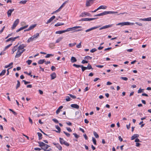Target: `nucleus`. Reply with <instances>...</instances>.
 I'll list each match as a JSON object with an SVG mask.
<instances>
[{"mask_svg":"<svg viewBox=\"0 0 151 151\" xmlns=\"http://www.w3.org/2000/svg\"><path fill=\"white\" fill-rule=\"evenodd\" d=\"M143 89H141V88H139V89L138 91V93H140L141 92H143V91H143Z\"/></svg>","mask_w":151,"mask_h":151,"instance_id":"864d4df0","label":"nucleus"},{"mask_svg":"<svg viewBox=\"0 0 151 151\" xmlns=\"http://www.w3.org/2000/svg\"><path fill=\"white\" fill-rule=\"evenodd\" d=\"M87 68V69L90 70L91 69H93V68H92V67L89 64H88L87 66L86 67Z\"/></svg>","mask_w":151,"mask_h":151,"instance_id":"4c0bfd02","label":"nucleus"},{"mask_svg":"<svg viewBox=\"0 0 151 151\" xmlns=\"http://www.w3.org/2000/svg\"><path fill=\"white\" fill-rule=\"evenodd\" d=\"M55 18V16H53L51 17L46 22V24H48L52 22L54 19Z\"/></svg>","mask_w":151,"mask_h":151,"instance_id":"9b49d317","label":"nucleus"},{"mask_svg":"<svg viewBox=\"0 0 151 151\" xmlns=\"http://www.w3.org/2000/svg\"><path fill=\"white\" fill-rule=\"evenodd\" d=\"M37 134L38 136L39 139L40 140V139H42V134L40 133V132H38L37 133Z\"/></svg>","mask_w":151,"mask_h":151,"instance_id":"a878e982","label":"nucleus"},{"mask_svg":"<svg viewBox=\"0 0 151 151\" xmlns=\"http://www.w3.org/2000/svg\"><path fill=\"white\" fill-rule=\"evenodd\" d=\"M66 30H60L58 31L55 32V33L56 34H61L63 33L66 32Z\"/></svg>","mask_w":151,"mask_h":151,"instance_id":"ddd939ff","label":"nucleus"},{"mask_svg":"<svg viewBox=\"0 0 151 151\" xmlns=\"http://www.w3.org/2000/svg\"><path fill=\"white\" fill-rule=\"evenodd\" d=\"M25 50H22L21 49H19L17 48V52L15 57H16L17 56H20L21 54Z\"/></svg>","mask_w":151,"mask_h":151,"instance_id":"423d86ee","label":"nucleus"},{"mask_svg":"<svg viewBox=\"0 0 151 151\" xmlns=\"http://www.w3.org/2000/svg\"><path fill=\"white\" fill-rule=\"evenodd\" d=\"M50 147V146L47 144H45V146L44 147H42V149L44 150H45L46 149H47L49 147Z\"/></svg>","mask_w":151,"mask_h":151,"instance_id":"b1692460","label":"nucleus"},{"mask_svg":"<svg viewBox=\"0 0 151 151\" xmlns=\"http://www.w3.org/2000/svg\"><path fill=\"white\" fill-rule=\"evenodd\" d=\"M141 19L143 21H150V17L147 18L142 19Z\"/></svg>","mask_w":151,"mask_h":151,"instance_id":"e433bc0d","label":"nucleus"},{"mask_svg":"<svg viewBox=\"0 0 151 151\" xmlns=\"http://www.w3.org/2000/svg\"><path fill=\"white\" fill-rule=\"evenodd\" d=\"M53 144L55 145L56 147L58 148L60 150H62V147L61 145H60L59 143H53Z\"/></svg>","mask_w":151,"mask_h":151,"instance_id":"1a4fd4ad","label":"nucleus"},{"mask_svg":"<svg viewBox=\"0 0 151 151\" xmlns=\"http://www.w3.org/2000/svg\"><path fill=\"white\" fill-rule=\"evenodd\" d=\"M38 143L39 144V146L42 148L43 147H44L45 145V144L42 142H38Z\"/></svg>","mask_w":151,"mask_h":151,"instance_id":"f3484780","label":"nucleus"},{"mask_svg":"<svg viewBox=\"0 0 151 151\" xmlns=\"http://www.w3.org/2000/svg\"><path fill=\"white\" fill-rule=\"evenodd\" d=\"M59 141L61 145H64L67 146H69V144L66 141H65L63 138L60 137L59 138Z\"/></svg>","mask_w":151,"mask_h":151,"instance_id":"7ed1b4c3","label":"nucleus"},{"mask_svg":"<svg viewBox=\"0 0 151 151\" xmlns=\"http://www.w3.org/2000/svg\"><path fill=\"white\" fill-rule=\"evenodd\" d=\"M51 77V79H53L56 77V74L55 73H53L50 75Z\"/></svg>","mask_w":151,"mask_h":151,"instance_id":"dca6fc26","label":"nucleus"},{"mask_svg":"<svg viewBox=\"0 0 151 151\" xmlns=\"http://www.w3.org/2000/svg\"><path fill=\"white\" fill-rule=\"evenodd\" d=\"M70 98L69 96H66V97L65 100L67 101H70Z\"/></svg>","mask_w":151,"mask_h":151,"instance_id":"c03bdc74","label":"nucleus"},{"mask_svg":"<svg viewBox=\"0 0 151 151\" xmlns=\"http://www.w3.org/2000/svg\"><path fill=\"white\" fill-rule=\"evenodd\" d=\"M76 42H74L73 43H70L69 44V47H72L74 46H75V45H76Z\"/></svg>","mask_w":151,"mask_h":151,"instance_id":"58836bf2","label":"nucleus"},{"mask_svg":"<svg viewBox=\"0 0 151 151\" xmlns=\"http://www.w3.org/2000/svg\"><path fill=\"white\" fill-rule=\"evenodd\" d=\"M63 133L68 137H70V134L69 133H68L65 131H63Z\"/></svg>","mask_w":151,"mask_h":151,"instance_id":"09e8293b","label":"nucleus"},{"mask_svg":"<svg viewBox=\"0 0 151 151\" xmlns=\"http://www.w3.org/2000/svg\"><path fill=\"white\" fill-rule=\"evenodd\" d=\"M92 141H93V142L94 145H96V139L95 138L93 137H92Z\"/></svg>","mask_w":151,"mask_h":151,"instance_id":"37998d69","label":"nucleus"},{"mask_svg":"<svg viewBox=\"0 0 151 151\" xmlns=\"http://www.w3.org/2000/svg\"><path fill=\"white\" fill-rule=\"evenodd\" d=\"M81 63L82 64H85V63H88V61L84 60H83L82 62Z\"/></svg>","mask_w":151,"mask_h":151,"instance_id":"13d9d810","label":"nucleus"},{"mask_svg":"<svg viewBox=\"0 0 151 151\" xmlns=\"http://www.w3.org/2000/svg\"><path fill=\"white\" fill-rule=\"evenodd\" d=\"M71 106L72 108L78 109L79 108V106L77 104H72L71 105Z\"/></svg>","mask_w":151,"mask_h":151,"instance_id":"f8f14e48","label":"nucleus"},{"mask_svg":"<svg viewBox=\"0 0 151 151\" xmlns=\"http://www.w3.org/2000/svg\"><path fill=\"white\" fill-rule=\"evenodd\" d=\"M13 63L12 62L11 63H10L9 65L5 66L4 67V68H7L11 66H12V65H13Z\"/></svg>","mask_w":151,"mask_h":151,"instance_id":"473e14b6","label":"nucleus"},{"mask_svg":"<svg viewBox=\"0 0 151 151\" xmlns=\"http://www.w3.org/2000/svg\"><path fill=\"white\" fill-rule=\"evenodd\" d=\"M26 47V45L24 44L20 45L17 48L19 49H21L22 50H25L24 48Z\"/></svg>","mask_w":151,"mask_h":151,"instance_id":"4468645a","label":"nucleus"},{"mask_svg":"<svg viewBox=\"0 0 151 151\" xmlns=\"http://www.w3.org/2000/svg\"><path fill=\"white\" fill-rule=\"evenodd\" d=\"M55 127L58 130V131H56V132H57L60 133L61 131V129L60 128L58 125H56Z\"/></svg>","mask_w":151,"mask_h":151,"instance_id":"412c9836","label":"nucleus"},{"mask_svg":"<svg viewBox=\"0 0 151 151\" xmlns=\"http://www.w3.org/2000/svg\"><path fill=\"white\" fill-rule=\"evenodd\" d=\"M6 72V70H2L1 72V73H0V74L1 75V76L4 75L5 74Z\"/></svg>","mask_w":151,"mask_h":151,"instance_id":"f704fd0d","label":"nucleus"},{"mask_svg":"<svg viewBox=\"0 0 151 151\" xmlns=\"http://www.w3.org/2000/svg\"><path fill=\"white\" fill-rule=\"evenodd\" d=\"M24 73L29 75L30 76L32 77V75H31V73H28L27 72H24Z\"/></svg>","mask_w":151,"mask_h":151,"instance_id":"69168bd1","label":"nucleus"},{"mask_svg":"<svg viewBox=\"0 0 151 151\" xmlns=\"http://www.w3.org/2000/svg\"><path fill=\"white\" fill-rule=\"evenodd\" d=\"M23 29L22 27H21L19 29H18V30H17L16 31V32H19V31H21Z\"/></svg>","mask_w":151,"mask_h":151,"instance_id":"e2e57ef3","label":"nucleus"},{"mask_svg":"<svg viewBox=\"0 0 151 151\" xmlns=\"http://www.w3.org/2000/svg\"><path fill=\"white\" fill-rule=\"evenodd\" d=\"M135 24L140 26H142V24L140 23L136 22Z\"/></svg>","mask_w":151,"mask_h":151,"instance_id":"0e129e2a","label":"nucleus"},{"mask_svg":"<svg viewBox=\"0 0 151 151\" xmlns=\"http://www.w3.org/2000/svg\"><path fill=\"white\" fill-rule=\"evenodd\" d=\"M14 10V9H9V10L7 12V14L8 17H10L11 15L12 12Z\"/></svg>","mask_w":151,"mask_h":151,"instance_id":"9d476101","label":"nucleus"},{"mask_svg":"<svg viewBox=\"0 0 151 151\" xmlns=\"http://www.w3.org/2000/svg\"><path fill=\"white\" fill-rule=\"evenodd\" d=\"M5 28V26H4L2 27L0 31V33H1L3 31V30Z\"/></svg>","mask_w":151,"mask_h":151,"instance_id":"338daca9","label":"nucleus"},{"mask_svg":"<svg viewBox=\"0 0 151 151\" xmlns=\"http://www.w3.org/2000/svg\"><path fill=\"white\" fill-rule=\"evenodd\" d=\"M10 41H12V42L14 41V40H13V37H12L9 38L6 41V42H7Z\"/></svg>","mask_w":151,"mask_h":151,"instance_id":"c756f323","label":"nucleus"},{"mask_svg":"<svg viewBox=\"0 0 151 151\" xmlns=\"http://www.w3.org/2000/svg\"><path fill=\"white\" fill-rule=\"evenodd\" d=\"M27 2V0L21 1L19 2V3L20 4H26V3Z\"/></svg>","mask_w":151,"mask_h":151,"instance_id":"79ce46f5","label":"nucleus"},{"mask_svg":"<svg viewBox=\"0 0 151 151\" xmlns=\"http://www.w3.org/2000/svg\"><path fill=\"white\" fill-rule=\"evenodd\" d=\"M64 24V23L61 22H58L57 24H55V27H58L61 25H63Z\"/></svg>","mask_w":151,"mask_h":151,"instance_id":"393cba45","label":"nucleus"},{"mask_svg":"<svg viewBox=\"0 0 151 151\" xmlns=\"http://www.w3.org/2000/svg\"><path fill=\"white\" fill-rule=\"evenodd\" d=\"M17 83L16 86V89H17L20 86V84L19 81V80L17 81Z\"/></svg>","mask_w":151,"mask_h":151,"instance_id":"7c9ffc66","label":"nucleus"},{"mask_svg":"<svg viewBox=\"0 0 151 151\" xmlns=\"http://www.w3.org/2000/svg\"><path fill=\"white\" fill-rule=\"evenodd\" d=\"M68 95H69L70 97H71V98H73V99H75L76 98V96H75L71 94H68Z\"/></svg>","mask_w":151,"mask_h":151,"instance_id":"a18cd8bd","label":"nucleus"},{"mask_svg":"<svg viewBox=\"0 0 151 151\" xmlns=\"http://www.w3.org/2000/svg\"><path fill=\"white\" fill-rule=\"evenodd\" d=\"M96 50H97L96 48H93L92 49H91L90 50V51L91 52H95Z\"/></svg>","mask_w":151,"mask_h":151,"instance_id":"5fc2aeb1","label":"nucleus"},{"mask_svg":"<svg viewBox=\"0 0 151 151\" xmlns=\"http://www.w3.org/2000/svg\"><path fill=\"white\" fill-rule=\"evenodd\" d=\"M73 134L76 138H78L79 137V136L76 133H73Z\"/></svg>","mask_w":151,"mask_h":151,"instance_id":"4d7b16f0","label":"nucleus"},{"mask_svg":"<svg viewBox=\"0 0 151 151\" xmlns=\"http://www.w3.org/2000/svg\"><path fill=\"white\" fill-rule=\"evenodd\" d=\"M45 62V59H41L38 61V63L39 64H42Z\"/></svg>","mask_w":151,"mask_h":151,"instance_id":"2eb2a0df","label":"nucleus"},{"mask_svg":"<svg viewBox=\"0 0 151 151\" xmlns=\"http://www.w3.org/2000/svg\"><path fill=\"white\" fill-rule=\"evenodd\" d=\"M39 36V33H37L36 34L32 36V37H33V38L35 40V39L37 38Z\"/></svg>","mask_w":151,"mask_h":151,"instance_id":"6ab92c4d","label":"nucleus"},{"mask_svg":"<svg viewBox=\"0 0 151 151\" xmlns=\"http://www.w3.org/2000/svg\"><path fill=\"white\" fill-rule=\"evenodd\" d=\"M52 120L55 123H58V121L57 119H52Z\"/></svg>","mask_w":151,"mask_h":151,"instance_id":"6e6d98bb","label":"nucleus"},{"mask_svg":"<svg viewBox=\"0 0 151 151\" xmlns=\"http://www.w3.org/2000/svg\"><path fill=\"white\" fill-rule=\"evenodd\" d=\"M76 61L77 59L75 57H71V61L72 63H74Z\"/></svg>","mask_w":151,"mask_h":151,"instance_id":"4be33fe9","label":"nucleus"},{"mask_svg":"<svg viewBox=\"0 0 151 151\" xmlns=\"http://www.w3.org/2000/svg\"><path fill=\"white\" fill-rule=\"evenodd\" d=\"M80 21H89V18H82L80 20H79Z\"/></svg>","mask_w":151,"mask_h":151,"instance_id":"5701e85b","label":"nucleus"},{"mask_svg":"<svg viewBox=\"0 0 151 151\" xmlns=\"http://www.w3.org/2000/svg\"><path fill=\"white\" fill-rule=\"evenodd\" d=\"M22 81L24 82V83L25 85H26L27 84L29 83H30V82L29 81H25V80H23Z\"/></svg>","mask_w":151,"mask_h":151,"instance_id":"052dcab7","label":"nucleus"},{"mask_svg":"<svg viewBox=\"0 0 151 151\" xmlns=\"http://www.w3.org/2000/svg\"><path fill=\"white\" fill-rule=\"evenodd\" d=\"M81 42H80L78 45H76V47L78 48H81Z\"/></svg>","mask_w":151,"mask_h":151,"instance_id":"8fccbe9b","label":"nucleus"},{"mask_svg":"<svg viewBox=\"0 0 151 151\" xmlns=\"http://www.w3.org/2000/svg\"><path fill=\"white\" fill-rule=\"evenodd\" d=\"M113 26V24H109L104 26L105 29L107 28H108L111 27Z\"/></svg>","mask_w":151,"mask_h":151,"instance_id":"72a5a7b5","label":"nucleus"},{"mask_svg":"<svg viewBox=\"0 0 151 151\" xmlns=\"http://www.w3.org/2000/svg\"><path fill=\"white\" fill-rule=\"evenodd\" d=\"M12 45V44H10L8 45H7V46H6L5 48H4V50H6V49H8V48H9Z\"/></svg>","mask_w":151,"mask_h":151,"instance_id":"49530a36","label":"nucleus"},{"mask_svg":"<svg viewBox=\"0 0 151 151\" xmlns=\"http://www.w3.org/2000/svg\"><path fill=\"white\" fill-rule=\"evenodd\" d=\"M36 26V24H35L34 25H31L30 26V27L28 28V29L31 30L33 29L34 28H35Z\"/></svg>","mask_w":151,"mask_h":151,"instance_id":"bb28decb","label":"nucleus"},{"mask_svg":"<svg viewBox=\"0 0 151 151\" xmlns=\"http://www.w3.org/2000/svg\"><path fill=\"white\" fill-rule=\"evenodd\" d=\"M56 69L55 67L53 66H52L51 67V70L52 71H55Z\"/></svg>","mask_w":151,"mask_h":151,"instance_id":"bf43d9fd","label":"nucleus"},{"mask_svg":"<svg viewBox=\"0 0 151 151\" xmlns=\"http://www.w3.org/2000/svg\"><path fill=\"white\" fill-rule=\"evenodd\" d=\"M86 16H88L91 17V14L89 13L86 12H84L83 13H82L80 15V17H85Z\"/></svg>","mask_w":151,"mask_h":151,"instance_id":"0eeeda50","label":"nucleus"},{"mask_svg":"<svg viewBox=\"0 0 151 151\" xmlns=\"http://www.w3.org/2000/svg\"><path fill=\"white\" fill-rule=\"evenodd\" d=\"M17 45L15 46L12 49V53H13L17 49Z\"/></svg>","mask_w":151,"mask_h":151,"instance_id":"aec40b11","label":"nucleus"},{"mask_svg":"<svg viewBox=\"0 0 151 151\" xmlns=\"http://www.w3.org/2000/svg\"><path fill=\"white\" fill-rule=\"evenodd\" d=\"M120 78L122 80H124V81H127L128 80V78L127 77H120Z\"/></svg>","mask_w":151,"mask_h":151,"instance_id":"de8ad7c7","label":"nucleus"},{"mask_svg":"<svg viewBox=\"0 0 151 151\" xmlns=\"http://www.w3.org/2000/svg\"><path fill=\"white\" fill-rule=\"evenodd\" d=\"M117 13V12H114V11H104L101 13L97 14L94 16L99 17L101 16H103L104 15H106L108 14H116Z\"/></svg>","mask_w":151,"mask_h":151,"instance_id":"f257e3e1","label":"nucleus"},{"mask_svg":"<svg viewBox=\"0 0 151 151\" xmlns=\"http://www.w3.org/2000/svg\"><path fill=\"white\" fill-rule=\"evenodd\" d=\"M100 27V26H95V27H91L88 29H87V30H86V31H85V32H88L90 31H91V30H93V29H97L98 28H99V27Z\"/></svg>","mask_w":151,"mask_h":151,"instance_id":"6e6552de","label":"nucleus"},{"mask_svg":"<svg viewBox=\"0 0 151 151\" xmlns=\"http://www.w3.org/2000/svg\"><path fill=\"white\" fill-rule=\"evenodd\" d=\"M63 39V37H60L56 41V43H58L61 40Z\"/></svg>","mask_w":151,"mask_h":151,"instance_id":"c9c22d12","label":"nucleus"},{"mask_svg":"<svg viewBox=\"0 0 151 151\" xmlns=\"http://www.w3.org/2000/svg\"><path fill=\"white\" fill-rule=\"evenodd\" d=\"M26 62L28 63V64L29 65L32 62V61L31 60H28L26 61Z\"/></svg>","mask_w":151,"mask_h":151,"instance_id":"3c124183","label":"nucleus"},{"mask_svg":"<svg viewBox=\"0 0 151 151\" xmlns=\"http://www.w3.org/2000/svg\"><path fill=\"white\" fill-rule=\"evenodd\" d=\"M19 19H17L14 22L12 27V29H14L17 26V25L19 23Z\"/></svg>","mask_w":151,"mask_h":151,"instance_id":"39448f33","label":"nucleus"},{"mask_svg":"<svg viewBox=\"0 0 151 151\" xmlns=\"http://www.w3.org/2000/svg\"><path fill=\"white\" fill-rule=\"evenodd\" d=\"M139 136L138 134H134L132 137L131 139L132 140H134L135 138L138 137Z\"/></svg>","mask_w":151,"mask_h":151,"instance_id":"a211bd4d","label":"nucleus"},{"mask_svg":"<svg viewBox=\"0 0 151 151\" xmlns=\"http://www.w3.org/2000/svg\"><path fill=\"white\" fill-rule=\"evenodd\" d=\"M66 128L67 130L69 132H70L72 131V129L70 127H67Z\"/></svg>","mask_w":151,"mask_h":151,"instance_id":"680f3d73","label":"nucleus"},{"mask_svg":"<svg viewBox=\"0 0 151 151\" xmlns=\"http://www.w3.org/2000/svg\"><path fill=\"white\" fill-rule=\"evenodd\" d=\"M81 26H75L72 27L71 28H67L66 29V32H69L70 31L75 30H76V29L78 28H81Z\"/></svg>","mask_w":151,"mask_h":151,"instance_id":"20e7f679","label":"nucleus"},{"mask_svg":"<svg viewBox=\"0 0 151 151\" xmlns=\"http://www.w3.org/2000/svg\"><path fill=\"white\" fill-rule=\"evenodd\" d=\"M73 66L74 67H75L77 68H78L80 67H81V65H77L75 64H74L73 65Z\"/></svg>","mask_w":151,"mask_h":151,"instance_id":"a19ab883","label":"nucleus"},{"mask_svg":"<svg viewBox=\"0 0 151 151\" xmlns=\"http://www.w3.org/2000/svg\"><path fill=\"white\" fill-rule=\"evenodd\" d=\"M93 134L95 136V137L96 138H98L99 137V136L98 134L96 133V132H93Z\"/></svg>","mask_w":151,"mask_h":151,"instance_id":"ea45409f","label":"nucleus"},{"mask_svg":"<svg viewBox=\"0 0 151 151\" xmlns=\"http://www.w3.org/2000/svg\"><path fill=\"white\" fill-rule=\"evenodd\" d=\"M134 23H130L128 22H124L119 23L116 24V25H121L122 26L124 25H133Z\"/></svg>","mask_w":151,"mask_h":151,"instance_id":"f03ea898","label":"nucleus"},{"mask_svg":"<svg viewBox=\"0 0 151 151\" xmlns=\"http://www.w3.org/2000/svg\"><path fill=\"white\" fill-rule=\"evenodd\" d=\"M90 6V2L89 1H88V0H87L86 2V6L88 7Z\"/></svg>","mask_w":151,"mask_h":151,"instance_id":"cd10ccee","label":"nucleus"},{"mask_svg":"<svg viewBox=\"0 0 151 151\" xmlns=\"http://www.w3.org/2000/svg\"><path fill=\"white\" fill-rule=\"evenodd\" d=\"M81 67L82 68V70L83 72L84 71L86 70L87 69V68L86 67H84L83 65H81Z\"/></svg>","mask_w":151,"mask_h":151,"instance_id":"2f4dec72","label":"nucleus"},{"mask_svg":"<svg viewBox=\"0 0 151 151\" xmlns=\"http://www.w3.org/2000/svg\"><path fill=\"white\" fill-rule=\"evenodd\" d=\"M100 9H106L107 8V6H104V5H101L99 7Z\"/></svg>","mask_w":151,"mask_h":151,"instance_id":"c85d7f7f","label":"nucleus"},{"mask_svg":"<svg viewBox=\"0 0 151 151\" xmlns=\"http://www.w3.org/2000/svg\"><path fill=\"white\" fill-rule=\"evenodd\" d=\"M60 110L59 108L57 109V110L56 111V113L57 114H58V113H59V112L60 111Z\"/></svg>","mask_w":151,"mask_h":151,"instance_id":"774afa93","label":"nucleus"},{"mask_svg":"<svg viewBox=\"0 0 151 151\" xmlns=\"http://www.w3.org/2000/svg\"><path fill=\"white\" fill-rule=\"evenodd\" d=\"M67 3V1H65L64 3H63L60 6V7L62 8L65 6V4Z\"/></svg>","mask_w":151,"mask_h":151,"instance_id":"603ef678","label":"nucleus"}]
</instances>
